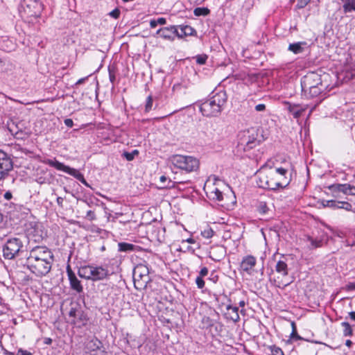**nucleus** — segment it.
<instances>
[{
    "label": "nucleus",
    "mask_w": 355,
    "mask_h": 355,
    "mask_svg": "<svg viewBox=\"0 0 355 355\" xmlns=\"http://www.w3.org/2000/svg\"><path fill=\"white\" fill-rule=\"evenodd\" d=\"M53 261V254L49 248L37 245L30 250L26 264L32 273L42 277L51 271Z\"/></svg>",
    "instance_id": "f257e3e1"
},
{
    "label": "nucleus",
    "mask_w": 355,
    "mask_h": 355,
    "mask_svg": "<svg viewBox=\"0 0 355 355\" xmlns=\"http://www.w3.org/2000/svg\"><path fill=\"white\" fill-rule=\"evenodd\" d=\"M286 173L287 170L284 168L261 171L258 174V184L260 187L272 190L285 187L288 184Z\"/></svg>",
    "instance_id": "f03ea898"
},
{
    "label": "nucleus",
    "mask_w": 355,
    "mask_h": 355,
    "mask_svg": "<svg viewBox=\"0 0 355 355\" xmlns=\"http://www.w3.org/2000/svg\"><path fill=\"white\" fill-rule=\"evenodd\" d=\"M226 102V94L223 92L216 93L210 99L202 103L200 106V111L207 117L218 116L222 107Z\"/></svg>",
    "instance_id": "7ed1b4c3"
},
{
    "label": "nucleus",
    "mask_w": 355,
    "mask_h": 355,
    "mask_svg": "<svg viewBox=\"0 0 355 355\" xmlns=\"http://www.w3.org/2000/svg\"><path fill=\"white\" fill-rule=\"evenodd\" d=\"M78 275L93 282L108 279L111 275L109 270L101 266L87 265L79 268Z\"/></svg>",
    "instance_id": "20e7f679"
},
{
    "label": "nucleus",
    "mask_w": 355,
    "mask_h": 355,
    "mask_svg": "<svg viewBox=\"0 0 355 355\" xmlns=\"http://www.w3.org/2000/svg\"><path fill=\"white\" fill-rule=\"evenodd\" d=\"M270 282L275 286L284 288L291 283L288 277V268L287 264L282 260L277 262L275 270L270 274Z\"/></svg>",
    "instance_id": "39448f33"
},
{
    "label": "nucleus",
    "mask_w": 355,
    "mask_h": 355,
    "mask_svg": "<svg viewBox=\"0 0 355 355\" xmlns=\"http://www.w3.org/2000/svg\"><path fill=\"white\" fill-rule=\"evenodd\" d=\"M170 161L175 167L188 173L197 171L200 166L199 160L193 156L173 155Z\"/></svg>",
    "instance_id": "423d86ee"
},
{
    "label": "nucleus",
    "mask_w": 355,
    "mask_h": 355,
    "mask_svg": "<svg viewBox=\"0 0 355 355\" xmlns=\"http://www.w3.org/2000/svg\"><path fill=\"white\" fill-rule=\"evenodd\" d=\"M21 8V17L28 21L39 17L43 10L42 4L39 0H24Z\"/></svg>",
    "instance_id": "0eeeda50"
},
{
    "label": "nucleus",
    "mask_w": 355,
    "mask_h": 355,
    "mask_svg": "<svg viewBox=\"0 0 355 355\" xmlns=\"http://www.w3.org/2000/svg\"><path fill=\"white\" fill-rule=\"evenodd\" d=\"M149 269L146 264H137L133 270V282L137 290L144 289L150 282Z\"/></svg>",
    "instance_id": "6e6552de"
},
{
    "label": "nucleus",
    "mask_w": 355,
    "mask_h": 355,
    "mask_svg": "<svg viewBox=\"0 0 355 355\" xmlns=\"http://www.w3.org/2000/svg\"><path fill=\"white\" fill-rule=\"evenodd\" d=\"M258 132L254 128L243 130L239 135V145L244 150H250L259 144Z\"/></svg>",
    "instance_id": "1a4fd4ad"
},
{
    "label": "nucleus",
    "mask_w": 355,
    "mask_h": 355,
    "mask_svg": "<svg viewBox=\"0 0 355 355\" xmlns=\"http://www.w3.org/2000/svg\"><path fill=\"white\" fill-rule=\"evenodd\" d=\"M23 247V243L20 239L13 237L7 240L3 247V254L5 259H12L19 252Z\"/></svg>",
    "instance_id": "9d476101"
},
{
    "label": "nucleus",
    "mask_w": 355,
    "mask_h": 355,
    "mask_svg": "<svg viewBox=\"0 0 355 355\" xmlns=\"http://www.w3.org/2000/svg\"><path fill=\"white\" fill-rule=\"evenodd\" d=\"M45 163L49 165L50 166L56 168L58 171H64L72 175L73 177L78 180L80 182H82L83 184L88 186V184L85 180L83 175L77 169L71 168L68 166H65L64 164L58 162L56 159H46L45 161Z\"/></svg>",
    "instance_id": "9b49d317"
},
{
    "label": "nucleus",
    "mask_w": 355,
    "mask_h": 355,
    "mask_svg": "<svg viewBox=\"0 0 355 355\" xmlns=\"http://www.w3.org/2000/svg\"><path fill=\"white\" fill-rule=\"evenodd\" d=\"M257 259L252 255L245 256L240 263V271L242 273L253 276L257 273L256 270Z\"/></svg>",
    "instance_id": "f8f14e48"
},
{
    "label": "nucleus",
    "mask_w": 355,
    "mask_h": 355,
    "mask_svg": "<svg viewBox=\"0 0 355 355\" xmlns=\"http://www.w3.org/2000/svg\"><path fill=\"white\" fill-rule=\"evenodd\" d=\"M13 168V162L10 157L0 150V180L5 179Z\"/></svg>",
    "instance_id": "ddd939ff"
},
{
    "label": "nucleus",
    "mask_w": 355,
    "mask_h": 355,
    "mask_svg": "<svg viewBox=\"0 0 355 355\" xmlns=\"http://www.w3.org/2000/svg\"><path fill=\"white\" fill-rule=\"evenodd\" d=\"M322 85L321 76L315 72L308 73L301 80L302 89H310Z\"/></svg>",
    "instance_id": "4468645a"
},
{
    "label": "nucleus",
    "mask_w": 355,
    "mask_h": 355,
    "mask_svg": "<svg viewBox=\"0 0 355 355\" xmlns=\"http://www.w3.org/2000/svg\"><path fill=\"white\" fill-rule=\"evenodd\" d=\"M329 189L334 193V196L338 197V193L342 192L345 195L355 196V187L349 184H334L330 185Z\"/></svg>",
    "instance_id": "2eb2a0df"
},
{
    "label": "nucleus",
    "mask_w": 355,
    "mask_h": 355,
    "mask_svg": "<svg viewBox=\"0 0 355 355\" xmlns=\"http://www.w3.org/2000/svg\"><path fill=\"white\" fill-rule=\"evenodd\" d=\"M323 207H331L333 209H343L347 211H351L352 205L346 201H336L335 200H323L322 202Z\"/></svg>",
    "instance_id": "dca6fc26"
},
{
    "label": "nucleus",
    "mask_w": 355,
    "mask_h": 355,
    "mask_svg": "<svg viewBox=\"0 0 355 355\" xmlns=\"http://www.w3.org/2000/svg\"><path fill=\"white\" fill-rule=\"evenodd\" d=\"M66 269L71 288L78 293H81L83 290V288L80 282L78 279L75 273L71 270V266L67 265Z\"/></svg>",
    "instance_id": "f3484780"
},
{
    "label": "nucleus",
    "mask_w": 355,
    "mask_h": 355,
    "mask_svg": "<svg viewBox=\"0 0 355 355\" xmlns=\"http://www.w3.org/2000/svg\"><path fill=\"white\" fill-rule=\"evenodd\" d=\"M157 34L159 35V36L165 40H168L169 41H173L175 37H178V29L175 26H171L170 27H165L163 28H160L157 31Z\"/></svg>",
    "instance_id": "a211bd4d"
},
{
    "label": "nucleus",
    "mask_w": 355,
    "mask_h": 355,
    "mask_svg": "<svg viewBox=\"0 0 355 355\" xmlns=\"http://www.w3.org/2000/svg\"><path fill=\"white\" fill-rule=\"evenodd\" d=\"M226 254V248L221 245H214L209 251V257L215 261H220Z\"/></svg>",
    "instance_id": "6ab92c4d"
},
{
    "label": "nucleus",
    "mask_w": 355,
    "mask_h": 355,
    "mask_svg": "<svg viewBox=\"0 0 355 355\" xmlns=\"http://www.w3.org/2000/svg\"><path fill=\"white\" fill-rule=\"evenodd\" d=\"M206 193L211 200L217 201L223 200V198L222 191L214 185L207 187Z\"/></svg>",
    "instance_id": "aec40b11"
},
{
    "label": "nucleus",
    "mask_w": 355,
    "mask_h": 355,
    "mask_svg": "<svg viewBox=\"0 0 355 355\" xmlns=\"http://www.w3.org/2000/svg\"><path fill=\"white\" fill-rule=\"evenodd\" d=\"M239 309L236 306H227L226 311L225 313V317L234 322L239 320Z\"/></svg>",
    "instance_id": "412c9836"
},
{
    "label": "nucleus",
    "mask_w": 355,
    "mask_h": 355,
    "mask_svg": "<svg viewBox=\"0 0 355 355\" xmlns=\"http://www.w3.org/2000/svg\"><path fill=\"white\" fill-rule=\"evenodd\" d=\"M324 89L323 85H320L318 87H313L310 89H302L303 94L308 98H313L318 96L321 94L322 91Z\"/></svg>",
    "instance_id": "4be33fe9"
},
{
    "label": "nucleus",
    "mask_w": 355,
    "mask_h": 355,
    "mask_svg": "<svg viewBox=\"0 0 355 355\" xmlns=\"http://www.w3.org/2000/svg\"><path fill=\"white\" fill-rule=\"evenodd\" d=\"M118 245L121 252L139 251L141 249L140 246L124 242L119 243Z\"/></svg>",
    "instance_id": "5701e85b"
},
{
    "label": "nucleus",
    "mask_w": 355,
    "mask_h": 355,
    "mask_svg": "<svg viewBox=\"0 0 355 355\" xmlns=\"http://www.w3.org/2000/svg\"><path fill=\"white\" fill-rule=\"evenodd\" d=\"M343 3V9L345 13L355 12V0H340Z\"/></svg>",
    "instance_id": "b1692460"
},
{
    "label": "nucleus",
    "mask_w": 355,
    "mask_h": 355,
    "mask_svg": "<svg viewBox=\"0 0 355 355\" xmlns=\"http://www.w3.org/2000/svg\"><path fill=\"white\" fill-rule=\"evenodd\" d=\"M288 111L293 115L294 118L298 119L302 114V112L305 110L303 108H299L297 105H292L289 104L288 107Z\"/></svg>",
    "instance_id": "393cba45"
},
{
    "label": "nucleus",
    "mask_w": 355,
    "mask_h": 355,
    "mask_svg": "<svg viewBox=\"0 0 355 355\" xmlns=\"http://www.w3.org/2000/svg\"><path fill=\"white\" fill-rule=\"evenodd\" d=\"M101 345V343L98 340H97V339L92 340L87 343L86 352L95 351V350H96V349L101 348L100 347Z\"/></svg>",
    "instance_id": "a878e982"
},
{
    "label": "nucleus",
    "mask_w": 355,
    "mask_h": 355,
    "mask_svg": "<svg viewBox=\"0 0 355 355\" xmlns=\"http://www.w3.org/2000/svg\"><path fill=\"white\" fill-rule=\"evenodd\" d=\"M182 34H180L179 31H178V37L182 38L184 36L192 35L193 29L189 26H184L182 27Z\"/></svg>",
    "instance_id": "bb28decb"
},
{
    "label": "nucleus",
    "mask_w": 355,
    "mask_h": 355,
    "mask_svg": "<svg viewBox=\"0 0 355 355\" xmlns=\"http://www.w3.org/2000/svg\"><path fill=\"white\" fill-rule=\"evenodd\" d=\"M341 325L343 327V335L345 336H352L353 330H352V327L349 322H343L341 323Z\"/></svg>",
    "instance_id": "cd10ccee"
},
{
    "label": "nucleus",
    "mask_w": 355,
    "mask_h": 355,
    "mask_svg": "<svg viewBox=\"0 0 355 355\" xmlns=\"http://www.w3.org/2000/svg\"><path fill=\"white\" fill-rule=\"evenodd\" d=\"M288 49L295 54L300 53L303 51L301 43L291 44L288 46Z\"/></svg>",
    "instance_id": "c85d7f7f"
},
{
    "label": "nucleus",
    "mask_w": 355,
    "mask_h": 355,
    "mask_svg": "<svg viewBox=\"0 0 355 355\" xmlns=\"http://www.w3.org/2000/svg\"><path fill=\"white\" fill-rule=\"evenodd\" d=\"M193 13L196 16H206L209 13V10L207 8H196Z\"/></svg>",
    "instance_id": "c756f323"
},
{
    "label": "nucleus",
    "mask_w": 355,
    "mask_h": 355,
    "mask_svg": "<svg viewBox=\"0 0 355 355\" xmlns=\"http://www.w3.org/2000/svg\"><path fill=\"white\" fill-rule=\"evenodd\" d=\"M202 236L204 238L209 239L214 235V231L211 228H206L201 232Z\"/></svg>",
    "instance_id": "7c9ffc66"
},
{
    "label": "nucleus",
    "mask_w": 355,
    "mask_h": 355,
    "mask_svg": "<svg viewBox=\"0 0 355 355\" xmlns=\"http://www.w3.org/2000/svg\"><path fill=\"white\" fill-rule=\"evenodd\" d=\"M270 352L272 355H284L282 349L276 346L271 347Z\"/></svg>",
    "instance_id": "2f4dec72"
},
{
    "label": "nucleus",
    "mask_w": 355,
    "mask_h": 355,
    "mask_svg": "<svg viewBox=\"0 0 355 355\" xmlns=\"http://www.w3.org/2000/svg\"><path fill=\"white\" fill-rule=\"evenodd\" d=\"M153 107V98L151 96H148L146 99V103L145 105L146 112H149L151 110Z\"/></svg>",
    "instance_id": "473e14b6"
},
{
    "label": "nucleus",
    "mask_w": 355,
    "mask_h": 355,
    "mask_svg": "<svg viewBox=\"0 0 355 355\" xmlns=\"http://www.w3.org/2000/svg\"><path fill=\"white\" fill-rule=\"evenodd\" d=\"M309 240L311 242V244L313 248H318L322 245V241L321 240H315L313 239L311 237H309Z\"/></svg>",
    "instance_id": "72a5a7b5"
},
{
    "label": "nucleus",
    "mask_w": 355,
    "mask_h": 355,
    "mask_svg": "<svg viewBox=\"0 0 355 355\" xmlns=\"http://www.w3.org/2000/svg\"><path fill=\"white\" fill-rule=\"evenodd\" d=\"M207 59V56L206 55H199L196 56V62L199 64H204Z\"/></svg>",
    "instance_id": "f704fd0d"
},
{
    "label": "nucleus",
    "mask_w": 355,
    "mask_h": 355,
    "mask_svg": "<svg viewBox=\"0 0 355 355\" xmlns=\"http://www.w3.org/2000/svg\"><path fill=\"white\" fill-rule=\"evenodd\" d=\"M268 208L266 202H261L259 205V211L261 214L267 213Z\"/></svg>",
    "instance_id": "c9c22d12"
},
{
    "label": "nucleus",
    "mask_w": 355,
    "mask_h": 355,
    "mask_svg": "<svg viewBox=\"0 0 355 355\" xmlns=\"http://www.w3.org/2000/svg\"><path fill=\"white\" fill-rule=\"evenodd\" d=\"M87 355H105V352L101 348H98L95 351L85 352Z\"/></svg>",
    "instance_id": "e433bc0d"
},
{
    "label": "nucleus",
    "mask_w": 355,
    "mask_h": 355,
    "mask_svg": "<svg viewBox=\"0 0 355 355\" xmlns=\"http://www.w3.org/2000/svg\"><path fill=\"white\" fill-rule=\"evenodd\" d=\"M78 313H79V311L76 309L72 307L69 312V315L71 318H75L77 316ZM71 322L73 323H76V321L74 319H73Z\"/></svg>",
    "instance_id": "4c0bfd02"
},
{
    "label": "nucleus",
    "mask_w": 355,
    "mask_h": 355,
    "mask_svg": "<svg viewBox=\"0 0 355 355\" xmlns=\"http://www.w3.org/2000/svg\"><path fill=\"white\" fill-rule=\"evenodd\" d=\"M196 283L199 288H202L205 286V282L201 277H197L196 279Z\"/></svg>",
    "instance_id": "58836bf2"
},
{
    "label": "nucleus",
    "mask_w": 355,
    "mask_h": 355,
    "mask_svg": "<svg viewBox=\"0 0 355 355\" xmlns=\"http://www.w3.org/2000/svg\"><path fill=\"white\" fill-rule=\"evenodd\" d=\"M109 15L114 19H118L120 15V10L116 8L109 13Z\"/></svg>",
    "instance_id": "ea45409f"
},
{
    "label": "nucleus",
    "mask_w": 355,
    "mask_h": 355,
    "mask_svg": "<svg viewBox=\"0 0 355 355\" xmlns=\"http://www.w3.org/2000/svg\"><path fill=\"white\" fill-rule=\"evenodd\" d=\"M291 325L294 326V329L292 331V333L291 334V338H296L297 340L300 339L301 338L297 334L296 326H295V322H292Z\"/></svg>",
    "instance_id": "a19ab883"
},
{
    "label": "nucleus",
    "mask_w": 355,
    "mask_h": 355,
    "mask_svg": "<svg viewBox=\"0 0 355 355\" xmlns=\"http://www.w3.org/2000/svg\"><path fill=\"white\" fill-rule=\"evenodd\" d=\"M87 218L89 220H94L96 219V216H95V214L93 211L92 210H89L87 212V216H86Z\"/></svg>",
    "instance_id": "79ce46f5"
},
{
    "label": "nucleus",
    "mask_w": 355,
    "mask_h": 355,
    "mask_svg": "<svg viewBox=\"0 0 355 355\" xmlns=\"http://www.w3.org/2000/svg\"><path fill=\"white\" fill-rule=\"evenodd\" d=\"M123 155L124 157H125V159L128 161H132V159H134V156L132 155V154H131V153L124 152Z\"/></svg>",
    "instance_id": "37998d69"
},
{
    "label": "nucleus",
    "mask_w": 355,
    "mask_h": 355,
    "mask_svg": "<svg viewBox=\"0 0 355 355\" xmlns=\"http://www.w3.org/2000/svg\"><path fill=\"white\" fill-rule=\"evenodd\" d=\"M266 110V105L265 104H259L255 106V110L257 112H263Z\"/></svg>",
    "instance_id": "c03bdc74"
},
{
    "label": "nucleus",
    "mask_w": 355,
    "mask_h": 355,
    "mask_svg": "<svg viewBox=\"0 0 355 355\" xmlns=\"http://www.w3.org/2000/svg\"><path fill=\"white\" fill-rule=\"evenodd\" d=\"M17 355H32V354L27 350H24L22 349H19L17 351Z\"/></svg>",
    "instance_id": "a18cd8bd"
},
{
    "label": "nucleus",
    "mask_w": 355,
    "mask_h": 355,
    "mask_svg": "<svg viewBox=\"0 0 355 355\" xmlns=\"http://www.w3.org/2000/svg\"><path fill=\"white\" fill-rule=\"evenodd\" d=\"M311 0H299L298 6L300 8H304Z\"/></svg>",
    "instance_id": "49530a36"
},
{
    "label": "nucleus",
    "mask_w": 355,
    "mask_h": 355,
    "mask_svg": "<svg viewBox=\"0 0 355 355\" xmlns=\"http://www.w3.org/2000/svg\"><path fill=\"white\" fill-rule=\"evenodd\" d=\"M208 274V269L206 267H203L200 271V276L199 277H205Z\"/></svg>",
    "instance_id": "de8ad7c7"
},
{
    "label": "nucleus",
    "mask_w": 355,
    "mask_h": 355,
    "mask_svg": "<svg viewBox=\"0 0 355 355\" xmlns=\"http://www.w3.org/2000/svg\"><path fill=\"white\" fill-rule=\"evenodd\" d=\"M346 290L347 291L355 290V282L349 283L347 285H346Z\"/></svg>",
    "instance_id": "09e8293b"
},
{
    "label": "nucleus",
    "mask_w": 355,
    "mask_h": 355,
    "mask_svg": "<svg viewBox=\"0 0 355 355\" xmlns=\"http://www.w3.org/2000/svg\"><path fill=\"white\" fill-rule=\"evenodd\" d=\"M175 183H180V182H171L169 180L168 184L163 186L162 188H173L175 187Z\"/></svg>",
    "instance_id": "8fccbe9b"
},
{
    "label": "nucleus",
    "mask_w": 355,
    "mask_h": 355,
    "mask_svg": "<svg viewBox=\"0 0 355 355\" xmlns=\"http://www.w3.org/2000/svg\"><path fill=\"white\" fill-rule=\"evenodd\" d=\"M64 124L69 128H71L73 125V122L71 119H67L64 120Z\"/></svg>",
    "instance_id": "3c124183"
},
{
    "label": "nucleus",
    "mask_w": 355,
    "mask_h": 355,
    "mask_svg": "<svg viewBox=\"0 0 355 355\" xmlns=\"http://www.w3.org/2000/svg\"><path fill=\"white\" fill-rule=\"evenodd\" d=\"M4 198L7 200H10L12 198V193L10 191H7L4 193Z\"/></svg>",
    "instance_id": "603ef678"
},
{
    "label": "nucleus",
    "mask_w": 355,
    "mask_h": 355,
    "mask_svg": "<svg viewBox=\"0 0 355 355\" xmlns=\"http://www.w3.org/2000/svg\"><path fill=\"white\" fill-rule=\"evenodd\" d=\"M156 21H157V24H161V25L165 24L166 22V19L164 17H160V18L157 19V20H156Z\"/></svg>",
    "instance_id": "864d4df0"
},
{
    "label": "nucleus",
    "mask_w": 355,
    "mask_h": 355,
    "mask_svg": "<svg viewBox=\"0 0 355 355\" xmlns=\"http://www.w3.org/2000/svg\"><path fill=\"white\" fill-rule=\"evenodd\" d=\"M150 26L152 28H155L157 26V21L153 19L150 21Z\"/></svg>",
    "instance_id": "5fc2aeb1"
},
{
    "label": "nucleus",
    "mask_w": 355,
    "mask_h": 355,
    "mask_svg": "<svg viewBox=\"0 0 355 355\" xmlns=\"http://www.w3.org/2000/svg\"><path fill=\"white\" fill-rule=\"evenodd\" d=\"M109 76H110V80L112 83H114V80H115V76L114 73H112L110 71L109 72Z\"/></svg>",
    "instance_id": "6e6d98bb"
},
{
    "label": "nucleus",
    "mask_w": 355,
    "mask_h": 355,
    "mask_svg": "<svg viewBox=\"0 0 355 355\" xmlns=\"http://www.w3.org/2000/svg\"><path fill=\"white\" fill-rule=\"evenodd\" d=\"M185 242H187V243H194L196 241H195V240L193 239L189 238L187 240H183L182 241V243H184Z\"/></svg>",
    "instance_id": "4d7b16f0"
},
{
    "label": "nucleus",
    "mask_w": 355,
    "mask_h": 355,
    "mask_svg": "<svg viewBox=\"0 0 355 355\" xmlns=\"http://www.w3.org/2000/svg\"><path fill=\"white\" fill-rule=\"evenodd\" d=\"M63 201H64V199L62 198H61V197L57 198V202L60 206H61V207L62 206Z\"/></svg>",
    "instance_id": "13d9d810"
},
{
    "label": "nucleus",
    "mask_w": 355,
    "mask_h": 355,
    "mask_svg": "<svg viewBox=\"0 0 355 355\" xmlns=\"http://www.w3.org/2000/svg\"><path fill=\"white\" fill-rule=\"evenodd\" d=\"M86 79H87V77L79 79L76 82V85H78L83 84L85 81Z\"/></svg>",
    "instance_id": "bf43d9fd"
},
{
    "label": "nucleus",
    "mask_w": 355,
    "mask_h": 355,
    "mask_svg": "<svg viewBox=\"0 0 355 355\" xmlns=\"http://www.w3.org/2000/svg\"><path fill=\"white\" fill-rule=\"evenodd\" d=\"M350 318L355 321V311H351L349 313Z\"/></svg>",
    "instance_id": "052dcab7"
},
{
    "label": "nucleus",
    "mask_w": 355,
    "mask_h": 355,
    "mask_svg": "<svg viewBox=\"0 0 355 355\" xmlns=\"http://www.w3.org/2000/svg\"><path fill=\"white\" fill-rule=\"evenodd\" d=\"M159 180L162 183H164L167 180V178L164 175H162L160 177Z\"/></svg>",
    "instance_id": "680f3d73"
},
{
    "label": "nucleus",
    "mask_w": 355,
    "mask_h": 355,
    "mask_svg": "<svg viewBox=\"0 0 355 355\" xmlns=\"http://www.w3.org/2000/svg\"><path fill=\"white\" fill-rule=\"evenodd\" d=\"M345 345L347 347H350L352 346V342L350 340H347L346 343H345Z\"/></svg>",
    "instance_id": "e2e57ef3"
},
{
    "label": "nucleus",
    "mask_w": 355,
    "mask_h": 355,
    "mask_svg": "<svg viewBox=\"0 0 355 355\" xmlns=\"http://www.w3.org/2000/svg\"><path fill=\"white\" fill-rule=\"evenodd\" d=\"M346 245L347 246H355V242H353L352 243H350L349 241H346Z\"/></svg>",
    "instance_id": "0e129e2a"
},
{
    "label": "nucleus",
    "mask_w": 355,
    "mask_h": 355,
    "mask_svg": "<svg viewBox=\"0 0 355 355\" xmlns=\"http://www.w3.org/2000/svg\"><path fill=\"white\" fill-rule=\"evenodd\" d=\"M131 154H132V155L135 157V155L139 154V152L137 150H135L132 152H131Z\"/></svg>",
    "instance_id": "69168bd1"
},
{
    "label": "nucleus",
    "mask_w": 355,
    "mask_h": 355,
    "mask_svg": "<svg viewBox=\"0 0 355 355\" xmlns=\"http://www.w3.org/2000/svg\"><path fill=\"white\" fill-rule=\"evenodd\" d=\"M239 306L243 307L245 306V302L243 300L239 302Z\"/></svg>",
    "instance_id": "338daca9"
},
{
    "label": "nucleus",
    "mask_w": 355,
    "mask_h": 355,
    "mask_svg": "<svg viewBox=\"0 0 355 355\" xmlns=\"http://www.w3.org/2000/svg\"><path fill=\"white\" fill-rule=\"evenodd\" d=\"M187 250H191V247H188V248H187Z\"/></svg>",
    "instance_id": "774afa93"
}]
</instances>
